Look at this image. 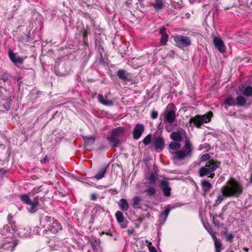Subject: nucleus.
<instances>
[{"label":"nucleus","mask_w":252,"mask_h":252,"mask_svg":"<svg viewBox=\"0 0 252 252\" xmlns=\"http://www.w3.org/2000/svg\"><path fill=\"white\" fill-rule=\"evenodd\" d=\"M209 232L210 234L211 235L212 239L214 242L218 240L215 235V233L213 232L212 230H210V231H209Z\"/></svg>","instance_id":"obj_48"},{"label":"nucleus","mask_w":252,"mask_h":252,"mask_svg":"<svg viewBox=\"0 0 252 252\" xmlns=\"http://www.w3.org/2000/svg\"><path fill=\"white\" fill-rule=\"evenodd\" d=\"M250 182L251 183H252V175H251V176Z\"/></svg>","instance_id":"obj_58"},{"label":"nucleus","mask_w":252,"mask_h":252,"mask_svg":"<svg viewBox=\"0 0 252 252\" xmlns=\"http://www.w3.org/2000/svg\"><path fill=\"white\" fill-rule=\"evenodd\" d=\"M96 198H97V195H96V194H95V193H93V194H92L91 195V200H96Z\"/></svg>","instance_id":"obj_54"},{"label":"nucleus","mask_w":252,"mask_h":252,"mask_svg":"<svg viewBox=\"0 0 252 252\" xmlns=\"http://www.w3.org/2000/svg\"><path fill=\"white\" fill-rule=\"evenodd\" d=\"M175 43L176 46L180 48H184L191 44V38L187 36L182 35H173L171 37Z\"/></svg>","instance_id":"obj_9"},{"label":"nucleus","mask_w":252,"mask_h":252,"mask_svg":"<svg viewBox=\"0 0 252 252\" xmlns=\"http://www.w3.org/2000/svg\"><path fill=\"white\" fill-rule=\"evenodd\" d=\"M6 171L3 169H0V177L2 178L6 173Z\"/></svg>","instance_id":"obj_53"},{"label":"nucleus","mask_w":252,"mask_h":252,"mask_svg":"<svg viewBox=\"0 0 252 252\" xmlns=\"http://www.w3.org/2000/svg\"><path fill=\"white\" fill-rule=\"evenodd\" d=\"M8 54L10 60L13 63H22L26 58L25 57L20 56L17 53H14L11 49L8 50Z\"/></svg>","instance_id":"obj_13"},{"label":"nucleus","mask_w":252,"mask_h":252,"mask_svg":"<svg viewBox=\"0 0 252 252\" xmlns=\"http://www.w3.org/2000/svg\"><path fill=\"white\" fill-rule=\"evenodd\" d=\"M201 185L205 192L209 191L212 187V184L209 181L205 180L201 181Z\"/></svg>","instance_id":"obj_29"},{"label":"nucleus","mask_w":252,"mask_h":252,"mask_svg":"<svg viewBox=\"0 0 252 252\" xmlns=\"http://www.w3.org/2000/svg\"><path fill=\"white\" fill-rule=\"evenodd\" d=\"M19 198L24 204L30 205L28 210L30 213H34L37 210L39 205L38 196L34 197L33 199L32 200L28 194H22L19 195Z\"/></svg>","instance_id":"obj_5"},{"label":"nucleus","mask_w":252,"mask_h":252,"mask_svg":"<svg viewBox=\"0 0 252 252\" xmlns=\"http://www.w3.org/2000/svg\"><path fill=\"white\" fill-rule=\"evenodd\" d=\"M38 229H39V228H37V229L36 230L37 233L39 235H41V234L40 232V231L38 232Z\"/></svg>","instance_id":"obj_56"},{"label":"nucleus","mask_w":252,"mask_h":252,"mask_svg":"<svg viewBox=\"0 0 252 252\" xmlns=\"http://www.w3.org/2000/svg\"><path fill=\"white\" fill-rule=\"evenodd\" d=\"M117 75L119 79L124 81L130 80V79L129 77V74L124 69L119 70L117 72Z\"/></svg>","instance_id":"obj_22"},{"label":"nucleus","mask_w":252,"mask_h":252,"mask_svg":"<svg viewBox=\"0 0 252 252\" xmlns=\"http://www.w3.org/2000/svg\"><path fill=\"white\" fill-rule=\"evenodd\" d=\"M84 140V146L86 148L92 145L95 141V137L94 136L83 137Z\"/></svg>","instance_id":"obj_25"},{"label":"nucleus","mask_w":252,"mask_h":252,"mask_svg":"<svg viewBox=\"0 0 252 252\" xmlns=\"http://www.w3.org/2000/svg\"><path fill=\"white\" fill-rule=\"evenodd\" d=\"M145 192L149 196H154L156 193V189L154 187H148L145 189Z\"/></svg>","instance_id":"obj_34"},{"label":"nucleus","mask_w":252,"mask_h":252,"mask_svg":"<svg viewBox=\"0 0 252 252\" xmlns=\"http://www.w3.org/2000/svg\"><path fill=\"white\" fill-rule=\"evenodd\" d=\"M144 131V126L142 124H138L135 126L133 131V137L134 139H139Z\"/></svg>","instance_id":"obj_18"},{"label":"nucleus","mask_w":252,"mask_h":252,"mask_svg":"<svg viewBox=\"0 0 252 252\" xmlns=\"http://www.w3.org/2000/svg\"><path fill=\"white\" fill-rule=\"evenodd\" d=\"M185 134H186V131L184 129H181L179 130L173 132L170 135V138L174 141L180 142L182 141L183 136Z\"/></svg>","instance_id":"obj_17"},{"label":"nucleus","mask_w":252,"mask_h":252,"mask_svg":"<svg viewBox=\"0 0 252 252\" xmlns=\"http://www.w3.org/2000/svg\"><path fill=\"white\" fill-rule=\"evenodd\" d=\"M236 62L252 63V53L246 52L244 55L237 58Z\"/></svg>","instance_id":"obj_19"},{"label":"nucleus","mask_w":252,"mask_h":252,"mask_svg":"<svg viewBox=\"0 0 252 252\" xmlns=\"http://www.w3.org/2000/svg\"><path fill=\"white\" fill-rule=\"evenodd\" d=\"M135 60V58H132V60H133H133Z\"/></svg>","instance_id":"obj_63"},{"label":"nucleus","mask_w":252,"mask_h":252,"mask_svg":"<svg viewBox=\"0 0 252 252\" xmlns=\"http://www.w3.org/2000/svg\"><path fill=\"white\" fill-rule=\"evenodd\" d=\"M236 102L237 106H243L246 103V99L242 96H239L236 98Z\"/></svg>","instance_id":"obj_32"},{"label":"nucleus","mask_w":252,"mask_h":252,"mask_svg":"<svg viewBox=\"0 0 252 252\" xmlns=\"http://www.w3.org/2000/svg\"><path fill=\"white\" fill-rule=\"evenodd\" d=\"M166 29L164 27H162L159 30V33L161 35L160 39V44L161 45H165L167 44L168 39V35L166 33Z\"/></svg>","instance_id":"obj_20"},{"label":"nucleus","mask_w":252,"mask_h":252,"mask_svg":"<svg viewBox=\"0 0 252 252\" xmlns=\"http://www.w3.org/2000/svg\"><path fill=\"white\" fill-rule=\"evenodd\" d=\"M181 144L179 142L172 141L169 144V148L172 150H177L173 153V158L175 162L181 161L192 157L194 148L189 139H186L184 145L181 149Z\"/></svg>","instance_id":"obj_1"},{"label":"nucleus","mask_w":252,"mask_h":252,"mask_svg":"<svg viewBox=\"0 0 252 252\" xmlns=\"http://www.w3.org/2000/svg\"><path fill=\"white\" fill-rule=\"evenodd\" d=\"M48 246L50 248H52L53 250H58V249L59 248V246L58 245L53 244V242L52 241H49L48 242Z\"/></svg>","instance_id":"obj_44"},{"label":"nucleus","mask_w":252,"mask_h":252,"mask_svg":"<svg viewBox=\"0 0 252 252\" xmlns=\"http://www.w3.org/2000/svg\"><path fill=\"white\" fill-rule=\"evenodd\" d=\"M170 210L171 209H170L169 206H168L166 208L165 210L160 214V218H162L164 216V218L163 222H164L166 220V218H167V217L170 213Z\"/></svg>","instance_id":"obj_36"},{"label":"nucleus","mask_w":252,"mask_h":252,"mask_svg":"<svg viewBox=\"0 0 252 252\" xmlns=\"http://www.w3.org/2000/svg\"><path fill=\"white\" fill-rule=\"evenodd\" d=\"M125 132V129L124 127H117L112 130L111 135L117 138L123 135Z\"/></svg>","instance_id":"obj_23"},{"label":"nucleus","mask_w":252,"mask_h":252,"mask_svg":"<svg viewBox=\"0 0 252 252\" xmlns=\"http://www.w3.org/2000/svg\"><path fill=\"white\" fill-rule=\"evenodd\" d=\"M213 43L216 49L220 52L224 53L225 52L226 48L223 41L220 37H215L213 39Z\"/></svg>","instance_id":"obj_15"},{"label":"nucleus","mask_w":252,"mask_h":252,"mask_svg":"<svg viewBox=\"0 0 252 252\" xmlns=\"http://www.w3.org/2000/svg\"><path fill=\"white\" fill-rule=\"evenodd\" d=\"M220 165V163L213 159L208 161L204 166L200 167L198 173L200 177L208 176L209 177L213 178L215 176L214 171Z\"/></svg>","instance_id":"obj_4"},{"label":"nucleus","mask_w":252,"mask_h":252,"mask_svg":"<svg viewBox=\"0 0 252 252\" xmlns=\"http://www.w3.org/2000/svg\"><path fill=\"white\" fill-rule=\"evenodd\" d=\"M236 104V100L232 97H228L224 101V107L227 109L229 106H234Z\"/></svg>","instance_id":"obj_28"},{"label":"nucleus","mask_w":252,"mask_h":252,"mask_svg":"<svg viewBox=\"0 0 252 252\" xmlns=\"http://www.w3.org/2000/svg\"><path fill=\"white\" fill-rule=\"evenodd\" d=\"M221 191L222 194H220L218 196L217 201H219V203H220L224 199L225 197H226L225 195L224 194V189L223 188L221 189Z\"/></svg>","instance_id":"obj_43"},{"label":"nucleus","mask_w":252,"mask_h":252,"mask_svg":"<svg viewBox=\"0 0 252 252\" xmlns=\"http://www.w3.org/2000/svg\"><path fill=\"white\" fill-rule=\"evenodd\" d=\"M10 231V227L8 225H5L2 229L0 230V234H1L2 236L8 237V235L9 234Z\"/></svg>","instance_id":"obj_31"},{"label":"nucleus","mask_w":252,"mask_h":252,"mask_svg":"<svg viewBox=\"0 0 252 252\" xmlns=\"http://www.w3.org/2000/svg\"><path fill=\"white\" fill-rule=\"evenodd\" d=\"M106 139L112 148L118 147L121 144V141L118 138L113 136L107 137Z\"/></svg>","instance_id":"obj_21"},{"label":"nucleus","mask_w":252,"mask_h":252,"mask_svg":"<svg viewBox=\"0 0 252 252\" xmlns=\"http://www.w3.org/2000/svg\"><path fill=\"white\" fill-rule=\"evenodd\" d=\"M116 218L117 221L120 222H123L124 220V218L123 213L121 211H117L116 213Z\"/></svg>","instance_id":"obj_37"},{"label":"nucleus","mask_w":252,"mask_h":252,"mask_svg":"<svg viewBox=\"0 0 252 252\" xmlns=\"http://www.w3.org/2000/svg\"><path fill=\"white\" fill-rule=\"evenodd\" d=\"M95 46L97 47V51L98 55L97 56V59L99 63H108V55L106 54L103 46V42L102 41H96Z\"/></svg>","instance_id":"obj_10"},{"label":"nucleus","mask_w":252,"mask_h":252,"mask_svg":"<svg viewBox=\"0 0 252 252\" xmlns=\"http://www.w3.org/2000/svg\"><path fill=\"white\" fill-rule=\"evenodd\" d=\"M151 138L152 134H149L144 138L142 142L145 145H148L151 141Z\"/></svg>","instance_id":"obj_40"},{"label":"nucleus","mask_w":252,"mask_h":252,"mask_svg":"<svg viewBox=\"0 0 252 252\" xmlns=\"http://www.w3.org/2000/svg\"><path fill=\"white\" fill-rule=\"evenodd\" d=\"M83 14L85 18L90 19V20H92V16L90 13L83 12Z\"/></svg>","instance_id":"obj_50"},{"label":"nucleus","mask_w":252,"mask_h":252,"mask_svg":"<svg viewBox=\"0 0 252 252\" xmlns=\"http://www.w3.org/2000/svg\"><path fill=\"white\" fill-rule=\"evenodd\" d=\"M146 252L145 251H140V252Z\"/></svg>","instance_id":"obj_62"},{"label":"nucleus","mask_w":252,"mask_h":252,"mask_svg":"<svg viewBox=\"0 0 252 252\" xmlns=\"http://www.w3.org/2000/svg\"><path fill=\"white\" fill-rule=\"evenodd\" d=\"M132 206L133 208H138L141 201V198L140 196H136L133 198Z\"/></svg>","instance_id":"obj_35"},{"label":"nucleus","mask_w":252,"mask_h":252,"mask_svg":"<svg viewBox=\"0 0 252 252\" xmlns=\"http://www.w3.org/2000/svg\"><path fill=\"white\" fill-rule=\"evenodd\" d=\"M77 30L78 32V35L82 36L83 39L88 38V35L91 34L90 29L88 25L86 27L83 24H82L81 26H78Z\"/></svg>","instance_id":"obj_11"},{"label":"nucleus","mask_w":252,"mask_h":252,"mask_svg":"<svg viewBox=\"0 0 252 252\" xmlns=\"http://www.w3.org/2000/svg\"><path fill=\"white\" fill-rule=\"evenodd\" d=\"M144 1V0H138V1L139 2L140 4L141 5H143Z\"/></svg>","instance_id":"obj_55"},{"label":"nucleus","mask_w":252,"mask_h":252,"mask_svg":"<svg viewBox=\"0 0 252 252\" xmlns=\"http://www.w3.org/2000/svg\"><path fill=\"white\" fill-rule=\"evenodd\" d=\"M151 5L154 7L156 11L161 10L164 6L163 0H156L155 2L152 3Z\"/></svg>","instance_id":"obj_24"},{"label":"nucleus","mask_w":252,"mask_h":252,"mask_svg":"<svg viewBox=\"0 0 252 252\" xmlns=\"http://www.w3.org/2000/svg\"><path fill=\"white\" fill-rule=\"evenodd\" d=\"M226 197H239L243 192V185L235 179L230 178L223 187Z\"/></svg>","instance_id":"obj_3"},{"label":"nucleus","mask_w":252,"mask_h":252,"mask_svg":"<svg viewBox=\"0 0 252 252\" xmlns=\"http://www.w3.org/2000/svg\"><path fill=\"white\" fill-rule=\"evenodd\" d=\"M56 74L59 76H64L68 73L65 64H56L54 67Z\"/></svg>","instance_id":"obj_16"},{"label":"nucleus","mask_w":252,"mask_h":252,"mask_svg":"<svg viewBox=\"0 0 252 252\" xmlns=\"http://www.w3.org/2000/svg\"><path fill=\"white\" fill-rule=\"evenodd\" d=\"M162 116L164 122L173 123L176 120V109L174 104L168 105L165 108Z\"/></svg>","instance_id":"obj_6"},{"label":"nucleus","mask_w":252,"mask_h":252,"mask_svg":"<svg viewBox=\"0 0 252 252\" xmlns=\"http://www.w3.org/2000/svg\"><path fill=\"white\" fill-rule=\"evenodd\" d=\"M2 146H3V145L2 144H0V147Z\"/></svg>","instance_id":"obj_61"},{"label":"nucleus","mask_w":252,"mask_h":252,"mask_svg":"<svg viewBox=\"0 0 252 252\" xmlns=\"http://www.w3.org/2000/svg\"><path fill=\"white\" fill-rule=\"evenodd\" d=\"M244 94L247 96L250 97L252 96V87L248 86L245 88L244 91Z\"/></svg>","instance_id":"obj_39"},{"label":"nucleus","mask_w":252,"mask_h":252,"mask_svg":"<svg viewBox=\"0 0 252 252\" xmlns=\"http://www.w3.org/2000/svg\"><path fill=\"white\" fill-rule=\"evenodd\" d=\"M210 156L208 154L203 155L201 157V159L202 161H205L210 159Z\"/></svg>","instance_id":"obj_45"},{"label":"nucleus","mask_w":252,"mask_h":252,"mask_svg":"<svg viewBox=\"0 0 252 252\" xmlns=\"http://www.w3.org/2000/svg\"><path fill=\"white\" fill-rule=\"evenodd\" d=\"M96 209H97L98 210L102 209V208L101 207H98L96 208Z\"/></svg>","instance_id":"obj_57"},{"label":"nucleus","mask_w":252,"mask_h":252,"mask_svg":"<svg viewBox=\"0 0 252 252\" xmlns=\"http://www.w3.org/2000/svg\"><path fill=\"white\" fill-rule=\"evenodd\" d=\"M82 45L84 46V47L87 48L89 47L88 44V38L87 39H83L82 40Z\"/></svg>","instance_id":"obj_46"},{"label":"nucleus","mask_w":252,"mask_h":252,"mask_svg":"<svg viewBox=\"0 0 252 252\" xmlns=\"http://www.w3.org/2000/svg\"><path fill=\"white\" fill-rule=\"evenodd\" d=\"M98 100L99 102H100L101 103L103 104V105H107V106H111L113 104V102L111 100H105L104 98V97L102 94H99L97 96Z\"/></svg>","instance_id":"obj_27"},{"label":"nucleus","mask_w":252,"mask_h":252,"mask_svg":"<svg viewBox=\"0 0 252 252\" xmlns=\"http://www.w3.org/2000/svg\"><path fill=\"white\" fill-rule=\"evenodd\" d=\"M40 225L44 228L42 234L46 235L49 232L53 234H56L62 229L61 223L54 218L47 215L43 214L40 219Z\"/></svg>","instance_id":"obj_2"},{"label":"nucleus","mask_w":252,"mask_h":252,"mask_svg":"<svg viewBox=\"0 0 252 252\" xmlns=\"http://www.w3.org/2000/svg\"><path fill=\"white\" fill-rule=\"evenodd\" d=\"M215 247V252H220V248L222 244L221 242L219 240H217L214 242Z\"/></svg>","instance_id":"obj_41"},{"label":"nucleus","mask_w":252,"mask_h":252,"mask_svg":"<svg viewBox=\"0 0 252 252\" xmlns=\"http://www.w3.org/2000/svg\"><path fill=\"white\" fill-rule=\"evenodd\" d=\"M153 144L158 152L161 151L165 147L164 140L161 136H157L154 138Z\"/></svg>","instance_id":"obj_12"},{"label":"nucleus","mask_w":252,"mask_h":252,"mask_svg":"<svg viewBox=\"0 0 252 252\" xmlns=\"http://www.w3.org/2000/svg\"><path fill=\"white\" fill-rule=\"evenodd\" d=\"M233 238L234 235L232 234H230L227 236L226 240L228 242H231Z\"/></svg>","instance_id":"obj_49"},{"label":"nucleus","mask_w":252,"mask_h":252,"mask_svg":"<svg viewBox=\"0 0 252 252\" xmlns=\"http://www.w3.org/2000/svg\"><path fill=\"white\" fill-rule=\"evenodd\" d=\"M107 169V166H104L102 168H101L97 174H96L94 176V178L96 179L97 180H100L105 175L106 173V170Z\"/></svg>","instance_id":"obj_30"},{"label":"nucleus","mask_w":252,"mask_h":252,"mask_svg":"<svg viewBox=\"0 0 252 252\" xmlns=\"http://www.w3.org/2000/svg\"><path fill=\"white\" fill-rule=\"evenodd\" d=\"M157 179V176L156 174L152 173L148 178L150 184H154Z\"/></svg>","instance_id":"obj_38"},{"label":"nucleus","mask_w":252,"mask_h":252,"mask_svg":"<svg viewBox=\"0 0 252 252\" xmlns=\"http://www.w3.org/2000/svg\"><path fill=\"white\" fill-rule=\"evenodd\" d=\"M41 191V187L34 188L29 193V194H34Z\"/></svg>","instance_id":"obj_42"},{"label":"nucleus","mask_w":252,"mask_h":252,"mask_svg":"<svg viewBox=\"0 0 252 252\" xmlns=\"http://www.w3.org/2000/svg\"><path fill=\"white\" fill-rule=\"evenodd\" d=\"M135 230L133 228H131L127 230V233L128 235H131L134 232Z\"/></svg>","instance_id":"obj_52"},{"label":"nucleus","mask_w":252,"mask_h":252,"mask_svg":"<svg viewBox=\"0 0 252 252\" xmlns=\"http://www.w3.org/2000/svg\"><path fill=\"white\" fill-rule=\"evenodd\" d=\"M21 230H22V229H20V231H19L18 233L21 234L22 233V232L21 231Z\"/></svg>","instance_id":"obj_59"},{"label":"nucleus","mask_w":252,"mask_h":252,"mask_svg":"<svg viewBox=\"0 0 252 252\" xmlns=\"http://www.w3.org/2000/svg\"><path fill=\"white\" fill-rule=\"evenodd\" d=\"M159 187L162 189L165 196H169L171 194V188L170 187V183L166 180H161Z\"/></svg>","instance_id":"obj_14"},{"label":"nucleus","mask_w":252,"mask_h":252,"mask_svg":"<svg viewBox=\"0 0 252 252\" xmlns=\"http://www.w3.org/2000/svg\"><path fill=\"white\" fill-rule=\"evenodd\" d=\"M149 250L150 252H158L154 246H149Z\"/></svg>","instance_id":"obj_51"},{"label":"nucleus","mask_w":252,"mask_h":252,"mask_svg":"<svg viewBox=\"0 0 252 252\" xmlns=\"http://www.w3.org/2000/svg\"><path fill=\"white\" fill-rule=\"evenodd\" d=\"M7 220L9 224L11 225V227L14 231H17L16 228L15 222L13 220V216L12 214H9L7 216Z\"/></svg>","instance_id":"obj_33"},{"label":"nucleus","mask_w":252,"mask_h":252,"mask_svg":"<svg viewBox=\"0 0 252 252\" xmlns=\"http://www.w3.org/2000/svg\"><path fill=\"white\" fill-rule=\"evenodd\" d=\"M27 233H29V231L28 230L27 231Z\"/></svg>","instance_id":"obj_64"},{"label":"nucleus","mask_w":252,"mask_h":252,"mask_svg":"<svg viewBox=\"0 0 252 252\" xmlns=\"http://www.w3.org/2000/svg\"><path fill=\"white\" fill-rule=\"evenodd\" d=\"M158 116V113L157 111H153L152 112L151 114V117L152 119H155L157 118Z\"/></svg>","instance_id":"obj_47"},{"label":"nucleus","mask_w":252,"mask_h":252,"mask_svg":"<svg viewBox=\"0 0 252 252\" xmlns=\"http://www.w3.org/2000/svg\"><path fill=\"white\" fill-rule=\"evenodd\" d=\"M18 244V241L17 239L7 237L0 244V252H12Z\"/></svg>","instance_id":"obj_7"},{"label":"nucleus","mask_w":252,"mask_h":252,"mask_svg":"<svg viewBox=\"0 0 252 252\" xmlns=\"http://www.w3.org/2000/svg\"><path fill=\"white\" fill-rule=\"evenodd\" d=\"M245 250L246 251H248V248H245Z\"/></svg>","instance_id":"obj_60"},{"label":"nucleus","mask_w":252,"mask_h":252,"mask_svg":"<svg viewBox=\"0 0 252 252\" xmlns=\"http://www.w3.org/2000/svg\"><path fill=\"white\" fill-rule=\"evenodd\" d=\"M213 113L211 111H210L207 113V114L197 115L194 117L191 118L189 120V122L190 124L193 123L197 127L199 128L204 123L210 122Z\"/></svg>","instance_id":"obj_8"},{"label":"nucleus","mask_w":252,"mask_h":252,"mask_svg":"<svg viewBox=\"0 0 252 252\" xmlns=\"http://www.w3.org/2000/svg\"><path fill=\"white\" fill-rule=\"evenodd\" d=\"M119 205L120 209L124 212L127 211L129 208V205L127 201L124 198H122L119 202Z\"/></svg>","instance_id":"obj_26"}]
</instances>
